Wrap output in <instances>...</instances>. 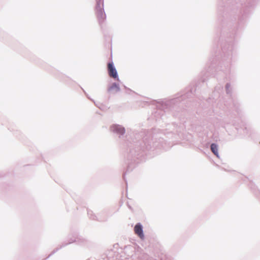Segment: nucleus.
<instances>
[{
	"label": "nucleus",
	"instance_id": "1",
	"mask_svg": "<svg viewBox=\"0 0 260 260\" xmlns=\"http://www.w3.org/2000/svg\"><path fill=\"white\" fill-rule=\"evenodd\" d=\"M108 71L110 77L114 79L118 77L116 70L113 66V63L110 62L108 64Z\"/></svg>",
	"mask_w": 260,
	"mask_h": 260
},
{
	"label": "nucleus",
	"instance_id": "4",
	"mask_svg": "<svg viewBox=\"0 0 260 260\" xmlns=\"http://www.w3.org/2000/svg\"><path fill=\"white\" fill-rule=\"evenodd\" d=\"M109 91L111 93H115L119 90V87L116 83H113L110 87H109Z\"/></svg>",
	"mask_w": 260,
	"mask_h": 260
},
{
	"label": "nucleus",
	"instance_id": "3",
	"mask_svg": "<svg viewBox=\"0 0 260 260\" xmlns=\"http://www.w3.org/2000/svg\"><path fill=\"white\" fill-rule=\"evenodd\" d=\"M134 231L136 234H137L141 239L144 238V234L142 230V226L140 223H137L135 228Z\"/></svg>",
	"mask_w": 260,
	"mask_h": 260
},
{
	"label": "nucleus",
	"instance_id": "5",
	"mask_svg": "<svg viewBox=\"0 0 260 260\" xmlns=\"http://www.w3.org/2000/svg\"><path fill=\"white\" fill-rule=\"evenodd\" d=\"M211 149L212 152L217 156H218V147L215 144H212L211 145Z\"/></svg>",
	"mask_w": 260,
	"mask_h": 260
},
{
	"label": "nucleus",
	"instance_id": "7",
	"mask_svg": "<svg viewBox=\"0 0 260 260\" xmlns=\"http://www.w3.org/2000/svg\"><path fill=\"white\" fill-rule=\"evenodd\" d=\"M117 132L119 134H123L124 133V129L121 127H117Z\"/></svg>",
	"mask_w": 260,
	"mask_h": 260
},
{
	"label": "nucleus",
	"instance_id": "2",
	"mask_svg": "<svg viewBox=\"0 0 260 260\" xmlns=\"http://www.w3.org/2000/svg\"><path fill=\"white\" fill-rule=\"evenodd\" d=\"M96 16L99 23L101 24L103 23L106 19V14H105L103 9L96 10Z\"/></svg>",
	"mask_w": 260,
	"mask_h": 260
},
{
	"label": "nucleus",
	"instance_id": "6",
	"mask_svg": "<svg viewBox=\"0 0 260 260\" xmlns=\"http://www.w3.org/2000/svg\"><path fill=\"white\" fill-rule=\"evenodd\" d=\"M103 6H104V0H98L96 10L101 9H103Z\"/></svg>",
	"mask_w": 260,
	"mask_h": 260
}]
</instances>
